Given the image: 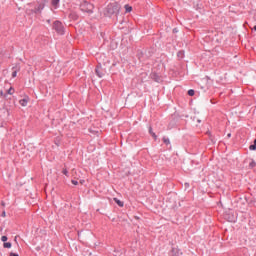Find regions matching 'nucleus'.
Returning <instances> with one entry per match:
<instances>
[{
	"label": "nucleus",
	"instance_id": "f257e3e1",
	"mask_svg": "<svg viewBox=\"0 0 256 256\" xmlns=\"http://www.w3.org/2000/svg\"><path fill=\"white\" fill-rule=\"evenodd\" d=\"M119 11H121V5L117 2H112L107 5L104 15H106V17H112V15H119Z\"/></svg>",
	"mask_w": 256,
	"mask_h": 256
},
{
	"label": "nucleus",
	"instance_id": "f03ea898",
	"mask_svg": "<svg viewBox=\"0 0 256 256\" xmlns=\"http://www.w3.org/2000/svg\"><path fill=\"white\" fill-rule=\"evenodd\" d=\"M80 9L81 11H83L84 13H93V9H94V6L93 4L87 2V1H84L81 5H80Z\"/></svg>",
	"mask_w": 256,
	"mask_h": 256
},
{
	"label": "nucleus",
	"instance_id": "7ed1b4c3",
	"mask_svg": "<svg viewBox=\"0 0 256 256\" xmlns=\"http://www.w3.org/2000/svg\"><path fill=\"white\" fill-rule=\"evenodd\" d=\"M53 28L55 29V31H57V33H59L60 35H63L64 28H63V24L61 22L55 21Z\"/></svg>",
	"mask_w": 256,
	"mask_h": 256
},
{
	"label": "nucleus",
	"instance_id": "20e7f679",
	"mask_svg": "<svg viewBox=\"0 0 256 256\" xmlns=\"http://www.w3.org/2000/svg\"><path fill=\"white\" fill-rule=\"evenodd\" d=\"M19 103H20V105H21L22 107H27V104L29 103V98H28V97L23 98V99H21V100L19 101Z\"/></svg>",
	"mask_w": 256,
	"mask_h": 256
},
{
	"label": "nucleus",
	"instance_id": "39448f33",
	"mask_svg": "<svg viewBox=\"0 0 256 256\" xmlns=\"http://www.w3.org/2000/svg\"><path fill=\"white\" fill-rule=\"evenodd\" d=\"M116 204H118V207H123L125 203L123 201L119 200L118 198H113Z\"/></svg>",
	"mask_w": 256,
	"mask_h": 256
},
{
	"label": "nucleus",
	"instance_id": "423d86ee",
	"mask_svg": "<svg viewBox=\"0 0 256 256\" xmlns=\"http://www.w3.org/2000/svg\"><path fill=\"white\" fill-rule=\"evenodd\" d=\"M124 9H125L126 13H131L133 11V7H131L129 5H125Z\"/></svg>",
	"mask_w": 256,
	"mask_h": 256
},
{
	"label": "nucleus",
	"instance_id": "0eeeda50",
	"mask_svg": "<svg viewBox=\"0 0 256 256\" xmlns=\"http://www.w3.org/2000/svg\"><path fill=\"white\" fill-rule=\"evenodd\" d=\"M149 133H150V135H152L153 139H157V134H155V132H153L152 127H149Z\"/></svg>",
	"mask_w": 256,
	"mask_h": 256
},
{
	"label": "nucleus",
	"instance_id": "6e6552de",
	"mask_svg": "<svg viewBox=\"0 0 256 256\" xmlns=\"http://www.w3.org/2000/svg\"><path fill=\"white\" fill-rule=\"evenodd\" d=\"M96 75H98V77H103V72H101V68H96Z\"/></svg>",
	"mask_w": 256,
	"mask_h": 256
},
{
	"label": "nucleus",
	"instance_id": "1a4fd4ad",
	"mask_svg": "<svg viewBox=\"0 0 256 256\" xmlns=\"http://www.w3.org/2000/svg\"><path fill=\"white\" fill-rule=\"evenodd\" d=\"M250 151H255L256 150V139L254 140V144L249 146Z\"/></svg>",
	"mask_w": 256,
	"mask_h": 256
},
{
	"label": "nucleus",
	"instance_id": "9d476101",
	"mask_svg": "<svg viewBox=\"0 0 256 256\" xmlns=\"http://www.w3.org/2000/svg\"><path fill=\"white\" fill-rule=\"evenodd\" d=\"M3 247L5 249H11V242H4Z\"/></svg>",
	"mask_w": 256,
	"mask_h": 256
},
{
	"label": "nucleus",
	"instance_id": "9b49d317",
	"mask_svg": "<svg viewBox=\"0 0 256 256\" xmlns=\"http://www.w3.org/2000/svg\"><path fill=\"white\" fill-rule=\"evenodd\" d=\"M7 93L8 95H13V93H15V89L13 87H10Z\"/></svg>",
	"mask_w": 256,
	"mask_h": 256
},
{
	"label": "nucleus",
	"instance_id": "f8f14e48",
	"mask_svg": "<svg viewBox=\"0 0 256 256\" xmlns=\"http://www.w3.org/2000/svg\"><path fill=\"white\" fill-rule=\"evenodd\" d=\"M53 7L57 8V5H59V0H52Z\"/></svg>",
	"mask_w": 256,
	"mask_h": 256
},
{
	"label": "nucleus",
	"instance_id": "ddd939ff",
	"mask_svg": "<svg viewBox=\"0 0 256 256\" xmlns=\"http://www.w3.org/2000/svg\"><path fill=\"white\" fill-rule=\"evenodd\" d=\"M188 95H189L190 97H193V95H195V90L190 89V90L188 91Z\"/></svg>",
	"mask_w": 256,
	"mask_h": 256
},
{
	"label": "nucleus",
	"instance_id": "4468645a",
	"mask_svg": "<svg viewBox=\"0 0 256 256\" xmlns=\"http://www.w3.org/2000/svg\"><path fill=\"white\" fill-rule=\"evenodd\" d=\"M19 71V69H15L13 72H12V77L13 79H15V77H17V72Z\"/></svg>",
	"mask_w": 256,
	"mask_h": 256
},
{
	"label": "nucleus",
	"instance_id": "2eb2a0df",
	"mask_svg": "<svg viewBox=\"0 0 256 256\" xmlns=\"http://www.w3.org/2000/svg\"><path fill=\"white\" fill-rule=\"evenodd\" d=\"M62 173L63 175H66V177L69 176V171H67V169H63Z\"/></svg>",
	"mask_w": 256,
	"mask_h": 256
},
{
	"label": "nucleus",
	"instance_id": "dca6fc26",
	"mask_svg": "<svg viewBox=\"0 0 256 256\" xmlns=\"http://www.w3.org/2000/svg\"><path fill=\"white\" fill-rule=\"evenodd\" d=\"M255 165H256L255 161H251L249 164V167L253 168V167H255Z\"/></svg>",
	"mask_w": 256,
	"mask_h": 256
},
{
	"label": "nucleus",
	"instance_id": "f3484780",
	"mask_svg": "<svg viewBox=\"0 0 256 256\" xmlns=\"http://www.w3.org/2000/svg\"><path fill=\"white\" fill-rule=\"evenodd\" d=\"M1 241H2L3 243H5V242L7 241V236H2V237H1Z\"/></svg>",
	"mask_w": 256,
	"mask_h": 256
},
{
	"label": "nucleus",
	"instance_id": "a211bd4d",
	"mask_svg": "<svg viewBox=\"0 0 256 256\" xmlns=\"http://www.w3.org/2000/svg\"><path fill=\"white\" fill-rule=\"evenodd\" d=\"M71 183L72 185H79V182L77 180H72Z\"/></svg>",
	"mask_w": 256,
	"mask_h": 256
},
{
	"label": "nucleus",
	"instance_id": "6ab92c4d",
	"mask_svg": "<svg viewBox=\"0 0 256 256\" xmlns=\"http://www.w3.org/2000/svg\"><path fill=\"white\" fill-rule=\"evenodd\" d=\"M163 142L166 143V145H169V139L163 138Z\"/></svg>",
	"mask_w": 256,
	"mask_h": 256
},
{
	"label": "nucleus",
	"instance_id": "aec40b11",
	"mask_svg": "<svg viewBox=\"0 0 256 256\" xmlns=\"http://www.w3.org/2000/svg\"><path fill=\"white\" fill-rule=\"evenodd\" d=\"M10 256H19V254L11 252Z\"/></svg>",
	"mask_w": 256,
	"mask_h": 256
},
{
	"label": "nucleus",
	"instance_id": "412c9836",
	"mask_svg": "<svg viewBox=\"0 0 256 256\" xmlns=\"http://www.w3.org/2000/svg\"><path fill=\"white\" fill-rule=\"evenodd\" d=\"M80 183H81V185H83V183H85V180H81Z\"/></svg>",
	"mask_w": 256,
	"mask_h": 256
},
{
	"label": "nucleus",
	"instance_id": "4be33fe9",
	"mask_svg": "<svg viewBox=\"0 0 256 256\" xmlns=\"http://www.w3.org/2000/svg\"><path fill=\"white\" fill-rule=\"evenodd\" d=\"M227 137H228V138L231 137V133L227 134Z\"/></svg>",
	"mask_w": 256,
	"mask_h": 256
},
{
	"label": "nucleus",
	"instance_id": "5701e85b",
	"mask_svg": "<svg viewBox=\"0 0 256 256\" xmlns=\"http://www.w3.org/2000/svg\"><path fill=\"white\" fill-rule=\"evenodd\" d=\"M254 31H256V25L253 27Z\"/></svg>",
	"mask_w": 256,
	"mask_h": 256
},
{
	"label": "nucleus",
	"instance_id": "b1692460",
	"mask_svg": "<svg viewBox=\"0 0 256 256\" xmlns=\"http://www.w3.org/2000/svg\"><path fill=\"white\" fill-rule=\"evenodd\" d=\"M198 121V123H201V120H197Z\"/></svg>",
	"mask_w": 256,
	"mask_h": 256
},
{
	"label": "nucleus",
	"instance_id": "393cba45",
	"mask_svg": "<svg viewBox=\"0 0 256 256\" xmlns=\"http://www.w3.org/2000/svg\"><path fill=\"white\" fill-rule=\"evenodd\" d=\"M3 217H5V212H3Z\"/></svg>",
	"mask_w": 256,
	"mask_h": 256
},
{
	"label": "nucleus",
	"instance_id": "a878e982",
	"mask_svg": "<svg viewBox=\"0 0 256 256\" xmlns=\"http://www.w3.org/2000/svg\"><path fill=\"white\" fill-rule=\"evenodd\" d=\"M230 221H235L234 219L230 220Z\"/></svg>",
	"mask_w": 256,
	"mask_h": 256
}]
</instances>
